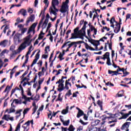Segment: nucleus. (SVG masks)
<instances>
[{
  "mask_svg": "<svg viewBox=\"0 0 131 131\" xmlns=\"http://www.w3.org/2000/svg\"><path fill=\"white\" fill-rule=\"evenodd\" d=\"M32 40L30 39V35L27 36L24 38V42L20 44L18 50L19 52H22L25 50L27 47H29L31 45Z\"/></svg>",
  "mask_w": 131,
  "mask_h": 131,
  "instance_id": "nucleus-1",
  "label": "nucleus"
},
{
  "mask_svg": "<svg viewBox=\"0 0 131 131\" xmlns=\"http://www.w3.org/2000/svg\"><path fill=\"white\" fill-rule=\"evenodd\" d=\"M59 5L58 0H52V6L49 8V12L50 15L53 14L54 16L57 15V12L59 11V10L56 8V6Z\"/></svg>",
  "mask_w": 131,
  "mask_h": 131,
  "instance_id": "nucleus-2",
  "label": "nucleus"
},
{
  "mask_svg": "<svg viewBox=\"0 0 131 131\" xmlns=\"http://www.w3.org/2000/svg\"><path fill=\"white\" fill-rule=\"evenodd\" d=\"M79 28L77 27L74 30V33H76L79 36V38H81V39H83V36H85V34L83 33V30L82 28L79 30Z\"/></svg>",
  "mask_w": 131,
  "mask_h": 131,
  "instance_id": "nucleus-3",
  "label": "nucleus"
},
{
  "mask_svg": "<svg viewBox=\"0 0 131 131\" xmlns=\"http://www.w3.org/2000/svg\"><path fill=\"white\" fill-rule=\"evenodd\" d=\"M114 117H115V116H114V117L111 116V117H106L104 116V115H102L100 117V119L101 121V125H103V124H105V123L106 122V120H112Z\"/></svg>",
  "mask_w": 131,
  "mask_h": 131,
  "instance_id": "nucleus-4",
  "label": "nucleus"
},
{
  "mask_svg": "<svg viewBox=\"0 0 131 131\" xmlns=\"http://www.w3.org/2000/svg\"><path fill=\"white\" fill-rule=\"evenodd\" d=\"M21 38L22 34L17 33L14 35L13 40L15 42H21V40H22Z\"/></svg>",
  "mask_w": 131,
  "mask_h": 131,
  "instance_id": "nucleus-5",
  "label": "nucleus"
},
{
  "mask_svg": "<svg viewBox=\"0 0 131 131\" xmlns=\"http://www.w3.org/2000/svg\"><path fill=\"white\" fill-rule=\"evenodd\" d=\"M90 30H87V33H88V36H89V37H91V36H92V35L91 34V31H93L94 30V33L95 35H96L97 34V30L96 28H95V27L93 26H90Z\"/></svg>",
  "mask_w": 131,
  "mask_h": 131,
  "instance_id": "nucleus-6",
  "label": "nucleus"
},
{
  "mask_svg": "<svg viewBox=\"0 0 131 131\" xmlns=\"http://www.w3.org/2000/svg\"><path fill=\"white\" fill-rule=\"evenodd\" d=\"M36 25H37V23H35L32 25L30 28L29 29L27 34H29L30 32L33 31V33H35V28L36 27Z\"/></svg>",
  "mask_w": 131,
  "mask_h": 131,
  "instance_id": "nucleus-7",
  "label": "nucleus"
},
{
  "mask_svg": "<svg viewBox=\"0 0 131 131\" xmlns=\"http://www.w3.org/2000/svg\"><path fill=\"white\" fill-rule=\"evenodd\" d=\"M59 118L60 119V121L63 123V124L64 126H68L69 125V123H70V120H68L67 121H64L63 118V116L60 115L59 116Z\"/></svg>",
  "mask_w": 131,
  "mask_h": 131,
  "instance_id": "nucleus-8",
  "label": "nucleus"
},
{
  "mask_svg": "<svg viewBox=\"0 0 131 131\" xmlns=\"http://www.w3.org/2000/svg\"><path fill=\"white\" fill-rule=\"evenodd\" d=\"M70 41H68L63 44V45L62 46L61 49H63V48H65V47H68V49H70L72 46H74V43L75 42H72L71 43H69Z\"/></svg>",
  "mask_w": 131,
  "mask_h": 131,
  "instance_id": "nucleus-9",
  "label": "nucleus"
},
{
  "mask_svg": "<svg viewBox=\"0 0 131 131\" xmlns=\"http://www.w3.org/2000/svg\"><path fill=\"white\" fill-rule=\"evenodd\" d=\"M10 116H11L10 115H4L3 117H2V119H4L5 120H6V121H9V120H11V121H13L14 120V117H10Z\"/></svg>",
  "mask_w": 131,
  "mask_h": 131,
  "instance_id": "nucleus-10",
  "label": "nucleus"
},
{
  "mask_svg": "<svg viewBox=\"0 0 131 131\" xmlns=\"http://www.w3.org/2000/svg\"><path fill=\"white\" fill-rule=\"evenodd\" d=\"M8 43H9V41L8 40H4L0 42V46L3 48H6L7 46H8Z\"/></svg>",
  "mask_w": 131,
  "mask_h": 131,
  "instance_id": "nucleus-11",
  "label": "nucleus"
},
{
  "mask_svg": "<svg viewBox=\"0 0 131 131\" xmlns=\"http://www.w3.org/2000/svg\"><path fill=\"white\" fill-rule=\"evenodd\" d=\"M107 45H108L110 50H112V43L111 42V43H109V41L108 40L107 42L105 43L104 51L106 52V51H107Z\"/></svg>",
  "mask_w": 131,
  "mask_h": 131,
  "instance_id": "nucleus-12",
  "label": "nucleus"
},
{
  "mask_svg": "<svg viewBox=\"0 0 131 131\" xmlns=\"http://www.w3.org/2000/svg\"><path fill=\"white\" fill-rule=\"evenodd\" d=\"M34 19H35V16L34 15H31L28 18V20H27V23L28 24L30 22H33L34 21Z\"/></svg>",
  "mask_w": 131,
  "mask_h": 131,
  "instance_id": "nucleus-13",
  "label": "nucleus"
},
{
  "mask_svg": "<svg viewBox=\"0 0 131 131\" xmlns=\"http://www.w3.org/2000/svg\"><path fill=\"white\" fill-rule=\"evenodd\" d=\"M129 124H130V122H126L124 123L122 125L121 129H122V130H124V128H125V127H129Z\"/></svg>",
  "mask_w": 131,
  "mask_h": 131,
  "instance_id": "nucleus-14",
  "label": "nucleus"
},
{
  "mask_svg": "<svg viewBox=\"0 0 131 131\" xmlns=\"http://www.w3.org/2000/svg\"><path fill=\"white\" fill-rule=\"evenodd\" d=\"M58 89H57V90L59 92H62V91H64V90H65V88H64V83H60L59 85H58Z\"/></svg>",
  "mask_w": 131,
  "mask_h": 131,
  "instance_id": "nucleus-15",
  "label": "nucleus"
},
{
  "mask_svg": "<svg viewBox=\"0 0 131 131\" xmlns=\"http://www.w3.org/2000/svg\"><path fill=\"white\" fill-rule=\"evenodd\" d=\"M76 38H79V36H78L77 34L73 33L71 34V37L69 38V39H75Z\"/></svg>",
  "mask_w": 131,
  "mask_h": 131,
  "instance_id": "nucleus-16",
  "label": "nucleus"
},
{
  "mask_svg": "<svg viewBox=\"0 0 131 131\" xmlns=\"http://www.w3.org/2000/svg\"><path fill=\"white\" fill-rule=\"evenodd\" d=\"M108 58H110V53L109 52H106L104 55H103L102 60L105 61L106 59H108Z\"/></svg>",
  "mask_w": 131,
  "mask_h": 131,
  "instance_id": "nucleus-17",
  "label": "nucleus"
},
{
  "mask_svg": "<svg viewBox=\"0 0 131 131\" xmlns=\"http://www.w3.org/2000/svg\"><path fill=\"white\" fill-rule=\"evenodd\" d=\"M60 11L61 12V13H66V12H67V8H66V5H63L61 6Z\"/></svg>",
  "mask_w": 131,
  "mask_h": 131,
  "instance_id": "nucleus-18",
  "label": "nucleus"
},
{
  "mask_svg": "<svg viewBox=\"0 0 131 131\" xmlns=\"http://www.w3.org/2000/svg\"><path fill=\"white\" fill-rule=\"evenodd\" d=\"M19 13H20L24 17H25L26 15H27V11L24 9H21L19 11Z\"/></svg>",
  "mask_w": 131,
  "mask_h": 131,
  "instance_id": "nucleus-19",
  "label": "nucleus"
},
{
  "mask_svg": "<svg viewBox=\"0 0 131 131\" xmlns=\"http://www.w3.org/2000/svg\"><path fill=\"white\" fill-rule=\"evenodd\" d=\"M91 43L95 46V47H98L100 45V42L98 40H92Z\"/></svg>",
  "mask_w": 131,
  "mask_h": 131,
  "instance_id": "nucleus-20",
  "label": "nucleus"
},
{
  "mask_svg": "<svg viewBox=\"0 0 131 131\" xmlns=\"http://www.w3.org/2000/svg\"><path fill=\"white\" fill-rule=\"evenodd\" d=\"M12 90V86H7L5 90L4 91V93H7V95H9V92Z\"/></svg>",
  "mask_w": 131,
  "mask_h": 131,
  "instance_id": "nucleus-21",
  "label": "nucleus"
},
{
  "mask_svg": "<svg viewBox=\"0 0 131 131\" xmlns=\"http://www.w3.org/2000/svg\"><path fill=\"white\" fill-rule=\"evenodd\" d=\"M6 112H7L8 114H10V113H14V112H15V108L11 107L10 110L7 109L5 111V113H6Z\"/></svg>",
  "mask_w": 131,
  "mask_h": 131,
  "instance_id": "nucleus-22",
  "label": "nucleus"
},
{
  "mask_svg": "<svg viewBox=\"0 0 131 131\" xmlns=\"http://www.w3.org/2000/svg\"><path fill=\"white\" fill-rule=\"evenodd\" d=\"M88 25V21H85L84 22L83 26L82 28V30H83V34H85V29H86V25Z\"/></svg>",
  "mask_w": 131,
  "mask_h": 131,
  "instance_id": "nucleus-23",
  "label": "nucleus"
},
{
  "mask_svg": "<svg viewBox=\"0 0 131 131\" xmlns=\"http://www.w3.org/2000/svg\"><path fill=\"white\" fill-rule=\"evenodd\" d=\"M76 109L77 111H78L77 115H85V114H84V113H83V111L80 110V108L76 107Z\"/></svg>",
  "mask_w": 131,
  "mask_h": 131,
  "instance_id": "nucleus-24",
  "label": "nucleus"
},
{
  "mask_svg": "<svg viewBox=\"0 0 131 131\" xmlns=\"http://www.w3.org/2000/svg\"><path fill=\"white\" fill-rule=\"evenodd\" d=\"M69 109V106H67L66 109L63 110L61 112L62 114H67L68 113V110Z\"/></svg>",
  "mask_w": 131,
  "mask_h": 131,
  "instance_id": "nucleus-25",
  "label": "nucleus"
},
{
  "mask_svg": "<svg viewBox=\"0 0 131 131\" xmlns=\"http://www.w3.org/2000/svg\"><path fill=\"white\" fill-rule=\"evenodd\" d=\"M21 95L23 97V99H24L26 101H29L30 98L29 97H27L26 95H24V93H21Z\"/></svg>",
  "mask_w": 131,
  "mask_h": 131,
  "instance_id": "nucleus-26",
  "label": "nucleus"
},
{
  "mask_svg": "<svg viewBox=\"0 0 131 131\" xmlns=\"http://www.w3.org/2000/svg\"><path fill=\"white\" fill-rule=\"evenodd\" d=\"M48 23H49L48 19L45 20L42 26V29H45V28H46V27H47V25Z\"/></svg>",
  "mask_w": 131,
  "mask_h": 131,
  "instance_id": "nucleus-27",
  "label": "nucleus"
},
{
  "mask_svg": "<svg viewBox=\"0 0 131 131\" xmlns=\"http://www.w3.org/2000/svg\"><path fill=\"white\" fill-rule=\"evenodd\" d=\"M43 107H45L44 105H42L41 106V107L39 108L37 112V115H39V114H40V113H39V112H40V111H42L43 110Z\"/></svg>",
  "mask_w": 131,
  "mask_h": 131,
  "instance_id": "nucleus-28",
  "label": "nucleus"
},
{
  "mask_svg": "<svg viewBox=\"0 0 131 131\" xmlns=\"http://www.w3.org/2000/svg\"><path fill=\"white\" fill-rule=\"evenodd\" d=\"M113 21L115 22V18H114V17H112L111 18V19L110 20V23H111V24H112L111 27H113V28H114V25L113 24Z\"/></svg>",
  "mask_w": 131,
  "mask_h": 131,
  "instance_id": "nucleus-29",
  "label": "nucleus"
},
{
  "mask_svg": "<svg viewBox=\"0 0 131 131\" xmlns=\"http://www.w3.org/2000/svg\"><path fill=\"white\" fill-rule=\"evenodd\" d=\"M20 31H21V33L20 34H21V36L24 34V33H25L26 32V31H27V28H23V29H21L20 30Z\"/></svg>",
  "mask_w": 131,
  "mask_h": 131,
  "instance_id": "nucleus-30",
  "label": "nucleus"
},
{
  "mask_svg": "<svg viewBox=\"0 0 131 131\" xmlns=\"http://www.w3.org/2000/svg\"><path fill=\"white\" fill-rule=\"evenodd\" d=\"M57 101H60V102H62V101H63V99L61 98V94H58V96L57 99L56 100V102Z\"/></svg>",
  "mask_w": 131,
  "mask_h": 131,
  "instance_id": "nucleus-31",
  "label": "nucleus"
},
{
  "mask_svg": "<svg viewBox=\"0 0 131 131\" xmlns=\"http://www.w3.org/2000/svg\"><path fill=\"white\" fill-rule=\"evenodd\" d=\"M73 129L74 130H75V128L74 127V126H73V125L71 124L69 128H68V130H73Z\"/></svg>",
  "mask_w": 131,
  "mask_h": 131,
  "instance_id": "nucleus-32",
  "label": "nucleus"
},
{
  "mask_svg": "<svg viewBox=\"0 0 131 131\" xmlns=\"http://www.w3.org/2000/svg\"><path fill=\"white\" fill-rule=\"evenodd\" d=\"M128 115H122V117L119 118V120H121V119H126L128 117Z\"/></svg>",
  "mask_w": 131,
  "mask_h": 131,
  "instance_id": "nucleus-33",
  "label": "nucleus"
},
{
  "mask_svg": "<svg viewBox=\"0 0 131 131\" xmlns=\"http://www.w3.org/2000/svg\"><path fill=\"white\" fill-rule=\"evenodd\" d=\"M115 23H116V28H118V29H120V27H121V26L122 23H120V24H118V23H117L116 21H115Z\"/></svg>",
  "mask_w": 131,
  "mask_h": 131,
  "instance_id": "nucleus-34",
  "label": "nucleus"
},
{
  "mask_svg": "<svg viewBox=\"0 0 131 131\" xmlns=\"http://www.w3.org/2000/svg\"><path fill=\"white\" fill-rule=\"evenodd\" d=\"M6 53H9V50H8L7 49L4 50L1 53V56H4V55H5V54H6Z\"/></svg>",
  "mask_w": 131,
  "mask_h": 131,
  "instance_id": "nucleus-35",
  "label": "nucleus"
},
{
  "mask_svg": "<svg viewBox=\"0 0 131 131\" xmlns=\"http://www.w3.org/2000/svg\"><path fill=\"white\" fill-rule=\"evenodd\" d=\"M97 104L99 105V107H100L101 110H102L103 109V105H102V102L101 101L98 100L97 101Z\"/></svg>",
  "mask_w": 131,
  "mask_h": 131,
  "instance_id": "nucleus-36",
  "label": "nucleus"
},
{
  "mask_svg": "<svg viewBox=\"0 0 131 131\" xmlns=\"http://www.w3.org/2000/svg\"><path fill=\"white\" fill-rule=\"evenodd\" d=\"M106 64L108 66H111V60H110V58L107 59Z\"/></svg>",
  "mask_w": 131,
  "mask_h": 131,
  "instance_id": "nucleus-37",
  "label": "nucleus"
},
{
  "mask_svg": "<svg viewBox=\"0 0 131 131\" xmlns=\"http://www.w3.org/2000/svg\"><path fill=\"white\" fill-rule=\"evenodd\" d=\"M29 110L30 109L29 108H27L25 109L23 112V115H25L26 114H27V113H28V111H29Z\"/></svg>",
  "mask_w": 131,
  "mask_h": 131,
  "instance_id": "nucleus-38",
  "label": "nucleus"
},
{
  "mask_svg": "<svg viewBox=\"0 0 131 131\" xmlns=\"http://www.w3.org/2000/svg\"><path fill=\"white\" fill-rule=\"evenodd\" d=\"M17 27L19 29V31H20V30H21V29H23V28H24V25H22V24H20L17 26Z\"/></svg>",
  "mask_w": 131,
  "mask_h": 131,
  "instance_id": "nucleus-39",
  "label": "nucleus"
},
{
  "mask_svg": "<svg viewBox=\"0 0 131 131\" xmlns=\"http://www.w3.org/2000/svg\"><path fill=\"white\" fill-rule=\"evenodd\" d=\"M39 53H40V50H39V51L36 54L35 59H37V60L39 59Z\"/></svg>",
  "mask_w": 131,
  "mask_h": 131,
  "instance_id": "nucleus-40",
  "label": "nucleus"
},
{
  "mask_svg": "<svg viewBox=\"0 0 131 131\" xmlns=\"http://www.w3.org/2000/svg\"><path fill=\"white\" fill-rule=\"evenodd\" d=\"M100 122H101V120H96L95 121H94V122H95L94 125H98Z\"/></svg>",
  "mask_w": 131,
  "mask_h": 131,
  "instance_id": "nucleus-41",
  "label": "nucleus"
},
{
  "mask_svg": "<svg viewBox=\"0 0 131 131\" xmlns=\"http://www.w3.org/2000/svg\"><path fill=\"white\" fill-rule=\"evenodd\" d=\"M13 103H15V104H20L21 103V101H20L18 99H14L13 101Z\"/></svg>",
  "mask_w": 131,
  "mask_h": 131,
  "instance_id": "nucleus-42",
  "label": "nucleus"
},
{
  "mask_svg": "<svg viewBox=\"0 0 131 131\" xmlns=\"http://www.w3.org/2000/svg\"><path fill=\"white\" fill-rule=\"evenodd\" d=\"M120 114H121V115H131V111H130L128 113L126 114H123L122 112H120Z\"/></svg>",
  "mask_w": 131,
  "mask_h": 131,
  "instance_id": "nucleus-43",
  "label": "nucleus"
},
{
  "mask_svg": "<svg viewBox=\"0 0 131 131\" xmlns=\"http://www.w3.org/2000/svg\"><path fill=\"white\" fill-rule=\"evenodd\" d=\"M28 74V71H26L25 73L21 76V79H23L24 77H25V75Z\"/></svg>",
  "mask_w": 131,
  "mask_h": 131,
  "instance_id": "nucleus-44",
  "label": "nucleus"
},
{
  "mask_svg": "<svg viewBox=\"0 0 131 131\" xmlns=\"http://www.w3.org/2000/svg\"><path fill=\"white\" fill-rule=\"evenodd\" d=\"M48 50L50 52V46H47L45 48V54H48Z\"/></svg>",
  "mask_w": 131,
  "mask_h": 131,
  "instance_id": "nucleus-45",
  "label": "nucleus"
},
{
  "mask_svg": "<svg viewBox=\"0 0 131 131\" xmlns=\"http://www.w3.org/2000/svg\"><path fill=\"white\" fill-rule=\"evenodd\" d=\"M79 122L81 123V124H83V125H86L88 124V123L83 122V121L81 119H80Z\"/></svg>",
  "mask_w": 131,
  "mask_h": 131,
  "instance_id": "nucleus-46",
  "label": "nucleus"
},
{
  "mask_svg": "<svg viewBox=\"0 0 131 131\" xmlns=\"http://www.w3.org/2000/svg\"><path fill=\"white\" fill-rule=\"evenodd\" d=\"M72 95V93H71V90H69L68 92L66 94V96H69V97H70Z\"/></svg>",
  "mask_w": 131,
  "mask_h": 131,
  "instance_id": "nucleus-47",
  "label": "nucleus"
},
{
  "mask_svg": "<svg viewBox=\"0 0 131 131\" xmlns=\"http://www.w3.org/2000/svg\"><path fill=\"white\" fill-rule=\"evenodd\" d=\"M115 33H118L119 31H120V29H118L117 28H115V29L114 30Z\"/></svg>",
  "mask_w": 131,
  "mask_h": 131,
  "instance_id": "nucleus-48",
  "label": "nucleus"
},
{
  "mask_svg": "<svg viewBox=\"0 0 131 131\" xmlns=\"http://www.w3.org/2000/svg\"><path fill=\"white\" fill-rule=\"evenodd\" d=\"M43 3L47 6V8L49 6V1L48 0H44Z\"/></svg>",
  "mask_w": 131,
  "mask_h": 131,
  "instance_id": "nucleus-49",
  "label": "nucleus"
},
{
  "mask_svg": "<svg viewBox=\"0 0 131 131\" xmlns=\"http://www.w3.org/2000/svg\"><path fill=\"white\" fill-rule=\"evenodd\" d=\"M64 54H62V53H60L58 58H59L60 61H62V60H63L64 58H62Z\"/></svg>",
  "mask_w": 131,
  "mask_h": 131,
  "instance_id": "nucleus-50",
  "label": "nucleus"
},
{
  "mask_svg": "<svg viewBox=\"0 0 131 131\" xmlns=\"http://www.w3.org/2000/svg\"><path fill=\"white\" fill-rule=\"evenodd\" d=\"M105 84H106V85H107V86L110 85V86H114V84H112L110 82H108L106 83Z\"/></svg>",
  "mask_w": 131,
  "mask_h": 131,
  "instance_id": "nucleus-51",
  "label": "nucleus"
},
{
  "mask_svg": "<svg viewBox=\"0 0 131 131\" xmlns=\"http://www.w3.org/2000/svg\"><path fill=\"white\" fill-rule=\"evenodd\" d=\"M21 128V124L18 123L15 128V129H17L18 130H20V128Z\"/></svg>",
  "mask_w": 131,
  "mask_h": 131,
  "instance_id": "nucleus-52",
  "label": "nucleus"
},
{
  "mask_svg": "<svg viewBox=\"0 0 131 131\" xmlns=\"http://www.w3.org/2000/svg\"><path fill=\"white\" fill-rule=\"evenodd\" d=\"M28 13H30V14H32L33 13V9L32 8H29L28 10Z\"/></svg>",
  "mask_w": 131,
  "mask_h": 131,
  "instance_id": "nucleus-53",
  "label": "nucleus"
},
{
  "mask_svg": "<svg viewBox=\"0 0 131 131\" xmlns=\"http://www.w3.org/2000/svg\"><path fill=\"white\" fill-rule=\"evenodd\" d=\"M73 42L74 43V45H77V44H79V43H83V41H74Z\"/></svg>",
  "mask_w": 131,
  "mask_h": 131,
  "instance_id": "nucleus-54",
  "label": "nucleus"
},
{
  "mask_svg": "<svg viewBox=\"0 0 131 131\" xmlns=\"http://www.w3.org/2000/svg\"><path fill=\"white\" fill-rule=\"evenodd\" d=\"M22 111H23V110H19L18 111H17L15 113V114H19L20 115H21V112H22Z\"/></svg>",
  "mask_w": 131,
  "mask_h": 131,
  "instance_id": "nucleus-55",
  "label": "nucleus"
},
{
  "mask_svg": "<svg viewBox=\"0 0 131 131\" xmlns=\"http://www.w3.org/2000/svg\"><path fill=\"white\" fill-rule=\"evenodd\" d=\"M64 89H66V90H69V86H68V84L67 82L65 83Z\"/></svg>",
  "mask_w": 131,
  "mask_h": 131,
  "instance_id": "nucleus-56",
  "label": "nucleus"
},
{
  "mask_svg": "<svg viewBox=\"0 0 131 131\" xmlns=\"http://www.w3.org/2000/svg\"><path fill=\"white\" fill-rule=\"evenodd\" d=\"M119 74V73L117 72V71H114V74H112V76H114V75H118Z\"/></svg>",
  "mask_w": 131,
  "mask_h": 131,
  "instance_id": "nucleus-57",
  "label": "nucleus"
},
{
  "mask_svg": "<svg viewBox=\"0 0 131 131\" xmlns=\"http://www.w3.org/2000/svg\"><path fill=\"white\" fill-rule=\"evenodd\" d=\"M41 34H45V33H42V31H41L40 34L39 35L38 39H42V36H41Z\"/></svg>",
  "mask_w": 131,
  "mask_h": 131,
  "instance_id": "nucleus-58",
  "label": "nucleus"
},
{
  "mask_svg": "<svg viewBox=\"0 0 131 131\" xmlns=\"http://www.w3.org/2000/svg\"><path fill=\"white\" fill-rule=\"evenodd\" d=\"M14 50H15V46L12 45L10 48V50L13 51Z\"/></svg>",
  "mask_w": 131,
  "mask_h": 131,
  "instance_id": "nucleus-59",
  "label": "nucleus"
},
{
  "mask_svg": "<svg viewBox=\"0 0 131 131\" xmlns=\"http://www.w3.org/2000/svg\"><path fill=\"white\" fill-rule=\"evenodd\" d=\"M68 130V128L67 127H64L63 126L61 127V131H67Z\"/></svg>",
  "mask_w": 131,
  "mask_h": 131,
  "instance_id": "nucleus-60",
  "label": "nucleus"
},
{
  "mask_svg": "<svg viewBox=\"0 0 131 131\" xmlns=\"http://www.w3.org/2000/svg\"><path fill=\"white\" fill-rule=\"evenodd\" d=\"M36 110H37V106H34V108H33V112L32 113V114H33L34 113H35Z\"/></svg>",
  "mask_w": 131,
  "mask_h": 131,
  "instance_id": "nucleus-61",
  "label": "nucleus"
},
{
  "mask_svg": "<svg viewBox=\"0 0 131 131\" xmlns=\"http://www.w3.org/2000/svg\"><path fill=\"white\" fill-rule=\"evenodd\" d=\"M49 19H50V14L49 13H47L46 15V18L45 20H48V21L49 22Z\"/></svg>",
  "mask_w": 131,
  "mask_h": 131,
  "instance_id": "nucleus-62",
  "label": "nucleus"
},
{
  "mask_svg": "<svg viewBox=\"0 0 131 131\" xmlns=\"http://www.w3.org/2000/svg\"><path fill=\"white\" fill-rule=\"evenodd\" d=\"M48 55L43 54L42 55V58H43V59H48Z\"/></svg>",
  "mask_w": 131,
  "mask_h": 131,
  "instance_id": "nucleus-63",
  "label": "nucleus"
},
{
  "mask_svg": "<svg viewBox=\"0 0 131 131\" xmlns=\"http://www.w3.org/2000/svg\"><path fill=\"white\" fill-rule=\"evenodd\" d=\"M83 129V127L81 126H80L79 127V128H77V131H81V130H82V129Z\"/></svg>",
  "mask_w": 131,
  "mask_h": 131,
  "instance_id": "nucleus-64",
  "label": "nucleus"
}]
</instances>
